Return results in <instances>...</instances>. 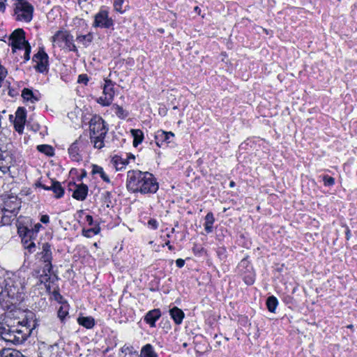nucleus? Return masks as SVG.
<instances>
[{"label": "nucleus", "instance_id": "1", "mask_svg": "<svg viewBox=\"0 0 357 357\" xmlns=\"http://www.w3.org/2000/svg\"><path fill=\"white\" fill-rule=\"evenodd\" d=\"M126 187L128 191L133 193L154 194L159 185L151 173L133 169L127 172Z\"/></svg>", "mask_w": 357, "mask_h": 357}, {"label": "nucleus", "instance_id": "2", "mask_svg": "<svg viewBox=\"0 0 357 357\" xmlns=\"http://www.w3.org/2000/svg\"><path fill=\"white\" fill-rule=\"evenodd\" d=\"M5 286L1 290V305L9 308L24 299L25 279L17 274H12L4 280Z\"/></svg>", "mask_w": 357, "mask_h": 357}, {"label": "nucleus", "instance_id": "3", "mask_svg": "<svg viewBox=\"0 0 357 357\" xmlns=\"http://www.w3.org/2000/svg\"><path fill=\"white\" fill-rule=\"evenodd\" d=\"M31 329L22 322L18 321L17 325H9L0 323V338L6 342L13 344H21L30 335Z\"/></svg>", "mask_w": 357, "mask_h": 357}, {"label": "nucleus", "instance_id": "4", "mask_svg": "<svg viewBox=\"0 0 357 357\" xmlns=\"http://www.w3.org/2000/svg\"><path fill=\"white\" fill-rule=\"evenodd\" d=\"M90 138L94 148L101 149L104 146V139L108 128L105 125L104 120L99 116H94L90 121Z\"/></svg>", "mask_w": 357, "mask_h": 357}, {"label": "nucleus", "instance_id": "5", "mask_svg": "<svg viewBox=\"0 0 357 357\" xmlns=\"http://www.w3.org/2000/svg\"><path fill=\"white\" fill-rule=\"evenodd\" d=\"M52 42L59 47L66 48L69 51L78 52L74 43L73 36L66 31H58L52 38Z\"/></svg>", "mask_w": 357, "mask_h": 357}, {"label": "nucleus", "instance_id": "6", "mask_svg": "<svg viewBox=\"0 0 357 357\" xmlns=\"http://www.w3.org/2000/svg\"><path fill=\"white\" fill-rule=\"evenodd\" d=\"M33 7L24 0H17L15 3L14 15L17 21L29 22L33 18Z\"/></svg>", "mask_w": 357, "mask_h": 357}, {"label": "nucleus", "instance_id": "7", "mask_svg": "<svg viewBox=\"0 0 357 357\" xmlns=\"http://www.w3.org/2000/svg\"><path fill=\"white\" fill-rule=\"evenodd\" d=\"M114 84L109 78L105 79V84L103 86V96L100 97L97 102L102 106H109L114 99Z\"/></svg>", "mask_w": 357, "mask_h": 357}, {"label": "nucleus", "instance_id": "8", "mask_svg": "<svg viewBox=\"0 0 357 357\" xmlns=\"http://www.w3.org/2000/svg\"><path fill=\"white\" fill-rule=\"evenodd\" d=\"M14 162L12 150L8 148L4 149L3 146L0 147V171L4 174L9 172Z\"/></svg>", "mask_w": 357, "mask_h": 357}, {"label": "nucleus", "instance_id": "9", "mask_svg": "<svg viewBox=\"0 0 357 357\" xmlns=\"http://www.w3.org/2000/svg\"><path fill=\"white\" fill-rule=\"evenodd\" d=\"M3 204L1 208L2 211H7L8 213H16L18 212L21 208V200L17 197V195L13 194L5 195L3 196Z\"/></svg>", "mask_w": 357, "mask_h": 357}, {"label": "nucleus", "instance_id": "10", "mask_svg": "<svg viewBox=\"0 0 357 357\" xmlns=\"http://www.w3.org/2000/svg\"><path fill=\"white\" fill-rule=\"evenodd\" d=\"M9 41L13 51L16 49L23 50L25 45L29 44L25 39V32L22 29H15L10 36Z\"/></svg>", "mask_w": 357, "mask_h": 357}, {"label": "nucleus", "instance_id": "11", "mask_svg": "<svg viewBox=\"0 0 357 357\" xmlns=\"http://www.w3.org/2000/svg\"><path fill=\"white\" fill-rule=\"evenodd\" d=\"M48 55L43 47L33 56V61L36 63L35 69L36 71L43 73L47 72L49 66Z\"/></svg>", "mask_w": 357, "mask_h": 357}, {"label": "nucleus", "instance_id": "12", "mask_svg": "<svg viewBox=\"0 0 357 357\" xmlns=\"http://www.w3.org/2000/svg\"><path fill=\"white\" fill-rule=\"evenodd\" d=\"M114 24L112 18L109 17V13L105 10H100L94 16L93 27L109 29Z\"/></svg>", "mask_w": 357, "mask_h": 357}, {"label": "nucleus", "instance_id": "13", "mask_svg": "<svg viewBox=\"0 0 357 357\" xmlns=\"http://www.w3.org/2000/svg\"><path fill=\"white\" fill-rule=\"evenodd\" d=\"M86 142L79 137L75 142H73L68 149V153L70 157L74 161H79L82 160V156L79 153L80 149H83L86 145Z\"/></svg>", "mask_w": 357, "mask_h": 357}, {"label": "nucleus", "instance_id": "14", "mask_svg": "<svg viewBox=\"0 0 357 357\" xmlns=\"http://www.w3.org/2000/svg\"><path fill=\"white\" fill-rule=\"evenodd\" d=\"M70 190L73 191L72 197L74 199L83 201L87 196L89 188L86 184H76L74 183L73 184H70Z\"/></svg>", "mask_w": 357, "mask_h": 357}, {"label": "nucleus", "instance_id": "15", "mask_svg": "<svg viewBox=\"0 0 357 357\" xmlns=\"http://www.w3.org/2000/svg\"><path fill=\"white\" fill-rule=\"evenodd\" d=\"M26 113L25 109L19 107L15 112L14 120V127L15 130L21 134L23 132L24 124L26 122Z\"/></svg>", "mask_w": 357, "mask_h": 357}, {"label": "nucleus", "instance_id": "16", "mask_svg": "<svg viewBox=\"0 0 357 357\" xmlns=\"http://www.w3.org/2000/svg\"><path fill=\"white\" fill-rule=\"evenodd\" d=\"M174 137V134L171 131L166 132L162 130H160L155 134V143L159 147H161L164 143H170Z\"/></svg>", "mask_w": 357, "mask_h": 357}, {"label": "nucleus", "instance_id": "17", "mask_svg": "<svg viewBox=\"0 0 357 357\" xmlns=\"http://www.w3.org/2000/svg\"><path fill=\"white\" fill-rule=\"evenodd\" d=\"M161 317V312L159 309H153L149 311L144 316V320L151 327L155 326V322Z\"/></svg>", "mask_w": 357, "mask_h": 357}, {"label": "nucleus", "instance_id": "18", "mask_svg": "<svg viewBox=\"0 0 357 357\" xmlns=\"http://www.w3.org/2000/svg\"><path fill=\"white\" fill-rule=\"evenodd\" d=\"M40 259L43 262H52V252L51 250V245L48 243L43 244L42 251L39 253Z\"/></svg>", "mask_w": 357, "mask_h": 357}, {"label": "nucleus", "instance_id": "19", "mask_svg": "<svg viewBox=\"0 0 357 357\" xmlns=\"http://www.w3.org/2000/svg\"><path fill=\"white\" fill-rule=\"evenodd\" d=\"M169 314L172 319L174 320L176 325H180L185 317L184 312L182 311V310L177 307H174L170 309Z\"/></svg>", "mask_w": 357, "mask_h": 357}, {"label": "nucleus", "instance_id": "20", "mask_svg": "<svg viewBox=\"0 0 357 357\" xmlns=\"http://www.w3.org/2000/svg\"><path fill=\"white\" fill-rule=\"evenodd\" d=\"M22 96L24 100L30 101L32 103L40 100L39 95L34 93L31 89L26 88L22 90Z\"/></svg>", "mask_w": 357, "mask_h": 357}, {"label": "nucleus", "instance_id": "21", "mask_svg": "<svg viewBox=\"0 0 357 357\" xmlns=\"http://www.w3.org/2000/svg\"><path fill=\"white\" fill-rule=\"evenodd\" d=\"M139 357H158V354L151 344H146L142 348Z\"/></svg>", "mask_w": 357, "mask_h": 357}, {"label": "nucleus", "instance_id": "22", "mask_svg": "<svg viewBox=\"0 0 357 357\" xmlns=\"http://www.w3.org/2000/svg\"><path fill=\"white\" fill-rule=\"evenodd\" d=\"M77 322L87 329H91L95 326V320L91 317H79L77 319Z\"/></svg>", "mask_w": 357, "mask_h": 357}, {"label": "nucleus", "instance_id": "23", "mask_svg": "<svg viewBox=\"0 0 357 357\" xmlns=\"http://www.w3.org/2000/svg\"><path fill=\"white\" fill-rule=\"evenodd\" d=\"M93 40V35L92 33H89L86 35H79L76 38V40L81 43L84 47H89Z\"/></svg>", "mask_w": 357, "mask_h": 357}, {"label": "nucleus", "instance_id": "24", "mask_svg": "<svg viewBox=\"0 0 357 357\" xmlns=\"http://www.w3.org/2000/svg\"><path fill=\"white\" fill-rule=\"evenodd\" d=\"M130 132L133 137V146L137 147L139 144L142 142L144 139V133L139 129H132Z\"/></svg>", "mask_w": 357, "mask_h": 357}, {"label": "nucleus", "instance_id": "25", "mask_svg": "<svg viewBox=\"0 0 357 357\" xmlns=\"http://www.w3.org/2000/svg\"><path fill=\"white\" fill-rule=\"evenodd\" d=\"M17 232L19 235L22 237H29L30 238H34V232L31 230V229H29L27 227L22 225L21 223H20L17 225Z\"/></svg>", "mask_w": 357, "mask_h": 357}, {"label": "nucleus", "instance_id": "26", "mask_svg": "<svg viewBox=\"0 0 357 357\" xmlns=\"http://www.w3.org/2000/svg\"><path fill=\"white\" fill-rule=\"evenodd\" d=\"M92 174H99L101 178L106 183H110L111 181L109 178V176L105 174L104 172L102 167L100 166H98L97 165H92V170H91Z\"/></svg>", "mask_w": 357, "mask_h": 357}, {"label": "nucleus", "instance_id": "27", "mask_svg": "<svg viewBox=\"0 0 357 357\" xmlns=\"http://www.w3.org/2000/svg\"><path fill=\"white\" fill-rule=\"evenodd\" d=\"M215 222V218L212 212H209L205 216L204 229L206 233L209 234L213 231V225Z\"/></svg>", "mask_w": 357, "mask_h": 357}, {"label": "nucleus", "instance_id": "28", "mask_svg": "<svg viewBox=\"0 0 357 357\" xmlns=\"http://www.w3.org/2000/svg\"><path fill=\"white\" fill-rule=\"evenodd\" d=\"M54 350V346L45 345L40 348L39 357H55Z\"/></svg>", "mask_w": 357, "mask_h": 357}, {"label": "nucleus", "instance_id": "29", "mask_svg": "<svg viewBox=\"0 0 357 357\" xmlns=\"http://www.w3.org/2000/svg\"><path fill=\"white\" fill-rule=\"evenodd\" d=\"M2 212L3 215L1 217V222L3 225H10L17 215L16 213H8L7 211Z\"/></svg>", "mask_w": 357, "mask_h": 357}, {"label": "nucleus", "instance_id": "30", "mask_svg": "<svg viewBox=\"0 0 357 357\" xmlns=\"http://www.w3.org/2000/svg\"><path fill=\"white\" fill-rule=\"evenodd\" d=\"M45 264L43 267V274L40 275V281H48L50 279V273L52 270V262H44Z\"/></svg>", "mask_w": 357, "mask_h": 357}, {"label": "nucleus", "instance_id": "31", "mask_svg": "<svg viewBox=\"0 0 357 357\" xmlns=\"http://www.w3.org/2000/svg\"><path fill=\"white\" fill-rule=\"evenodd\" d=\"M278 305V301L274 296L268 297L266 300V306L269 312H275Z\"/></svg>", "mask_w": 357, "mask_h": 357}, {"label": "nucleus", "instance_id": "32", "mask_svg": "<svg viewBox=\"0 0 357 357\" xmlns=\"http://www.w3.org/2000/svg\"><path fill=\"white\" fill-rule=\"evenodd\" d=\"M112 162L117 171L122 170L126 165V162L123 161L119 156L115 155L112 158Z\"/></svg>", "mask_w": 357, "mask_h": 357}, {"label": "nucleus", "instance_id": "33", "mask_svg": "<svg viewBox=\"0 0 357 357\" xmlns=\"http://www.w3.org/2000/svg\"><path fill=\"white\" fill-rule=\"evenodd\" d=\"M37 150L48 156H52L54 153L52 146L47 144L38 145L37 146Z\"/></svg>", "mask_w": 357, "mask_h": 357}, {"label": "nucleus", "instance_id": "34", "mask_svg": "<svg viewBox=\"0 0 357 357\" xmlns=\"http://www.w3.org/2000/svg\"><path fill=\"white\" fill-rule=\"evenodd\" d=\"M100 231V227L98 225H96L95 227L90 228L88 229H83L82 234L86 238H91L93 235H97Z\"/></svg>", "mask_w": 357, "mask_h": 357}, {"label": "nucleus", "instance_id": "35", "mask_svg": "<svg viewBox=\"0 0 357 357\" xmlns=\"http://www.w3.org/2000/svg\"><path fill=\"white\" fill-rule=\"evenodd\" d=\"M113 108L115 110L116 115L121 119H124L128 116V112L123 109V108L121 106H119V105L114 104L113 105Z\"/></svg>", "mask_w": 357, "mask_h": 357}, {"label": "nucleus", "instance_id": "36", "mask_svg": "<svg viewBox=\"0 0 357 357\" xmlns=\"http://www.w3.org/2000/svg\"><path fill=\"white\" fill-rule=\"evenodd\" d=\"M52 192L54 194V197L56 199H60L64 195V188L62 187L60 182L56 183V187L52 190Z\"/></svg>", "mask_w": 357, "mask_h": 357}, {"label": "nucleus", "instance_id": "37", "mask_svg": "<svg viewBox=\"0 0 357 357\" xmlns=\"http://www.w3.org/2000/svg\"><path fill=\"white\" fill-rule=\"evenodd\" d=\"M68 314V309L66 305H61L58 310V317L63 321L65 317Z\"/></svg>", "mask_w": 357, "mask_h": 357}, {"label": "nucleus", "instance_id": "38", "mask_svg": "<svg viewBox=\"0 0 357 357\" xmlns=\"http://www.w3.org/2000/svg\"><path fill=\"white\" fill-rule=\"evenodd\" d=\"M121 351L122 353H125V354L128 353L130 355L137 354V351H134V347L132 346H131V345L128 346L126 344H125L123 347H121Z\"/></svg>", "mask_w": 357, "mask_h": 357}, {"label": "nucleus", "instance_id": "39", "mask_svg": "<svg viewBox=\"0 0 357 357\" xmlns=\"http://www.w3.org/2000/svg\"><path fill=\"white\" fill-rule=\"evenodd\" d=\"M323 181L326 186H332L335 184L334 178L328 175H324L323 176Z\"/></svg>", "mask_w": 357, "mask_h": 357}, {"label": "nucleus", "instance_id": "40", "mask_svg": "<svg viewBox=\"0 0 357 357\" xmlns=\"http://www.w3.org/2000/svg\"><path fill=\"white\" fill-rule=\"evenodd\" d=\"M124 2V0H114V8L116 11L119 13H123L124 10H123L122 6Z\"/></svg>", "mask_w": 357, "mask_h": 357}, {"label": "nucleus", "instance_id": "41", "mask_svg": "<svg viewBox=\"0 0 357 357\" xmlns=\"http://www.w3.org/2000/svg\"><path fill=\"white\" fill-rule=\"evenodd\" d=\"M6 69L0 64V87L2 86V82L7 75Z\"/></svg>", "mask_w": 357, "mask_h": 357}, {"label": "nucleus", "instance_id": "42", "mask_svg": "<svg viewBox=\"0 0 357 357\" xmlns=\"http://www.w3.org/2000/svg\"><path fill=\"white\" fill-rule=\"evenodd\" d=\"M25 52H24V60L26 61H29L30 59V54H31V46L29 44H27L26 45H25L24 47V48Z\"/></svg>", "mask_w": 357, "mask_h": 357}, {"label": "nucleus", "instance_id": "43", "mask_svg": "<svg viewBox=\"0 0 357 357\" xmlns=\"http://www.w3.org/2000/svg\"><path fill=\"white\" fill-rule=\"evenodd\" d=\"M148 226L152 229H157L158 227V222L155 219L151 218L148 222Z\"/></svg>", "mask_w": 357, "mask_h": 357}, {"label": "nucleus", "instance_id": "44", "mask_svg": "<svg viewBox=\"0 0 357 357\" xmlns=\"http://www.w3.org/2000/svg\"><path fill=\"white\" fill-rule=\"evenodd\" d=\"M52 294H53V296H54V299L55 301H58L60 303H63V298L60 294V293H59V291L58 290H54L53 291Z\"/></svg>", "mask_w": 357, "mask_h": 357}, {"label": "nucleus", "instance_id": "45", "mask_svg": "<svg viewBox=\"0 0 357 357\" xmlns=\"http://www.w3.org/2000/svg\"><path fill=\"white\" fill-rule=\"evenodd\" d=\"M243 280H244L245 283L247 284L248 285H251L254 283L255 278H254L253 275H248L244 276Z\"/></svg>", "mask_w": 357, "mask_h": 357}, {"label": "nucleus", "instance_id": "46", "mask_svg": "<svg viewBox=\"0 0 357 357\" xmlns=\"http://www.w3.org/2000/svg\"><path fill=\"white\" fill-rule=\"evenodd\" d=\"M77 82L79 83L84 84L85 85L87 84L89 82L88 76L86 74L79 75L78 77Z\"/></svg>", "mask_w": 357, "mask_h": 357}, {"label": "nucleus", "instance_id": "47", "mask_svg": "<svg viewBox=\"0 0 357 357\" xmlns=\"http://www.w3.org/2000/svg\"><path fill=\"white\" fill-rule=\"evenodd\" d=\"M25 249L28 250L30 253H32L36 250V244L33 241H30L27 245H25Z\"/></svg>", "mask_w": 357, "mask_h": 357}, {"label": "nucleus", "instance_id": "48", "mask_svg": "<svg viewBox=\"0 0 357 357\" xmlns=\"http://www.w3.org/2000/svg\"><path fill=\"white\" fill-rule=\"evenodd\" d=\"M41 227L42 225L40 223H37L34 225L33 229H31V230L34 232V237L36 236L37 233L40 231Z\"/></svg>", "mask_w": 357, "mask_h": 357}, {"label": "nucleus", "instance_id": "49", "mask_svg": "<svg viewBox=\"0 0 357 357\" xmlns=\"http://www.w3.org/2000/svg\"><path fill=\"white\" fill-rule=\"evenodd\" d=\"M176 265L178 268H182L185 265V261L182 259H178L176 260Z\"/></svg>", "mask_w": 357, "mask_h": 357}, {"label": "nucleus", "instance_id": "50", "mask_svg": "<svg viewBox=\"0 0 357 357\" xmlns=\"http://www.w3.org/2000/svg\"><path fill=\"white\" fill-rule=\"evenodd\" d=\"M204 251V248L202 247H197V245H195L193 248V252L195 254H201Z\"/></svg>", "mask_w": 357, "mask_h": 357}, {"label": "nucleus", "instance_id": "51", "mask_svg": "<svg viewBox=\"0 0 357 357\" xmlns=\"http://www.w3.org/2000/svg\"><path fill=\"white\" fill-rule=\"evenodd\" d=\"M6 0H0V12L4 13L6 10Z\"/></svg>", "mask_w": 357, "mask_h": 357}, {"label": "nucleus", "instance_id": "52", "mask_svg": "<svg viewBox=\"0 0 357 357\" xmlns=\"http://www.w3.org/2000/svg\"><path fill=\"white\" fill-rule=\"evenodd\" d=\"M40 221L44 223L47 224L50 222V218L47 215H43L40 218Z\"/></svg>", "mask_w": 357, "mask_h": 357}, {"label": "nucleus", "instance_id": "53", "mask_svg": "<svg viewBox=\"0 0 357 357\" xmlns=\"http://www.w3.org/2000/svg\"><path fill=\"white\" fill-rule=\"evenodd\" d=\"M33 238H30L29 237H22V242L23 243L24 245H27L30 241H32Z\"/></svg>", "mask_w": 357, "mask_h": 357}, {"label": "nucleus", "instance_id": "54", "mask_svg": "<svg viewBox=\"0 0 357 357\" xmlns=\"http://www.w3.org/2000/svg\"><path fill=\"white\" fill-rule=\"evenodd\" d=\"M86 222H88V224H89V225H91H91H93V217H92L91 215H87L86 216Z\"/></svg>", "mask_w": 357, "mask_h": 357}, {"label": "nucleus", "instance_id": "55", "mask_svg": "<svg viewBox=\"0 0 357 357\" xmlns=\"http://www.w3.org/2000/svg\"><path fill=\"white\" fill-rule=\"evenodd\" d=\"M58 182L57 181L51 180L50 181V185L49 186L50 190H53L56 187V183Z\"/></svg>", "mask_w": 357, "mask_h": 357}, {"label": "nucleus", "instance_id": "56", "mask_svg": "<svg viewBox=\"0 0 357 357\" xmlns=\"http://www.w3.org/2000/svg\"><path fill=\"white\" fill-rule=\"evenodd\" d=\"M345 227H346V231H345L346 238H347V240H349L351 238V231L347 226H345Z\"/></svg>", "mask_w": 357, "mask_h": 357}, {"label": "nucleus", "instance_id": "57", "mask_svg": "<svg viewBox=\"0 0 357 357\" xmlns=\"http://www.w3.org/2000/svg\"><path fill=\"white\" fill-rule=\"evenodd\" d=\"M38 186L42 188H43L45 190H50V188H49L50 185H47L41 183H40L38 184Z\"/></svg>", "mask_w": 357, "mask_h": 357}, {"label": "nucleus", "instance_id": "58", "mask_svg": "<svg viewBox=\"0 0 357 357\" xmlns=\"http://www.w3.org/2000/svg\"><path fill=\"white\" fill-rule=\"evenodd\" d=\"M104 197L105 198V199H109L111 195H112V193L109 191H106L104 192Z\"/></svg>", "mask_w": 357, "mask_h": 357}, {"label": "nucleus", "instance_id": "59", "mask_svg": "<svg viewBox=\"0 0 357 357\" xmlns=\"http://www.w3.org/2000/svg\"><path fill=\"white\" fill-rule=\"evenodd\" d=\"M248 264V261L246 258L243 259L240 262V266H245Z\"/></svg>", "mask_w": 357, "mask_h": 357}, {"label": "nucleus", "instance_id": "60", "mask_svg": "<svg viewBox=\"0 0 357 357\" xmlns=\"http://www.w3.org/2000/svg\"><path fill=\"white\" fill-rule=\"evenodd\" d=\"M166 245L168 246V248L170 250H172L174 249V247L172 245H170V242L169 241H167L166 243Z\"/></svg>", "mask_w": 357, "mask_h": 357}, {"label": "nucleus", "instance_id": "61", "mask_svg": "<svg viewBox=\"0 0 357 357\" xmlns=\"http://www.w3.org/2000/svg\"><path fill=\"white\" fill-rule=\"evenodd\" d=\"M235 186V182L234 181H231L229 183V187L233 188Z\"/></svg>", "mask_w": 357, "mask_h": 357}, {"label": "nucleus", "instance_id": "62", "mask_svg": "<svg viewBox=\"0 0 357 357\" xmlns=\"http://www.w3.org/2000/svg\"><path fill=\"white\" fill-rule=\"evenodd\" d=\"M347 328H349V329H353L354 328V325L352 324H349L347 326Z\"/></svg>", "mask_w": 357, "mask_h": 357}, {"label": "nucleus", "instance_id": "63", "mask_svg": "<svg viewBox=\"0 0 357 357\" xmlns=\"http://www.w3.org/2000/svg\"><path fill=\"white\" fill-rule=\"evenodd\" d=\"M195 12L198 13V12H199V11H200V9H199V8L198 6H196V7L195 8Z\"/></svg>", "mask_w": 357, "mask_h": 357}, {"label": "nucleus", "instance_id": "64", "mask_svg": "<svg viewBox=\"0 0 357 357\" xmlns=\"http://www.w3.org/2000/svg\"><path fill=\"white\" fill-rule=\"evenodd\" d=\"M86 175V172H85V171H84L83 174H82V177H84V176H85Z\"/></svg>", "mask_w": 357, "mask_h": 357}]
</instances>
